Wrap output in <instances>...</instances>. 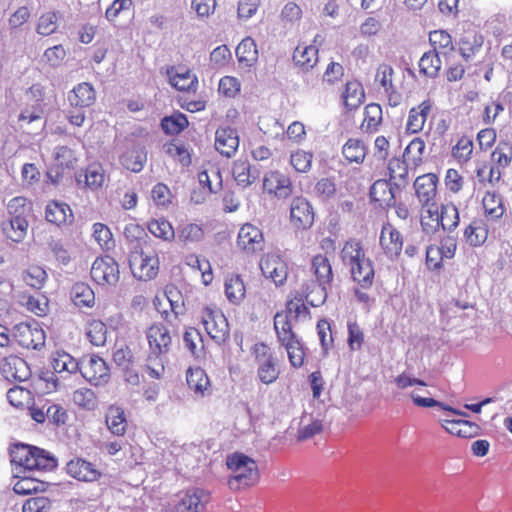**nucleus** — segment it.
<instances>
[{
  "mask_svg": "<svg viewBox=\"0 0 512 512\" xmlns=\"http://www.w3.org/2000/svg\"><path fill=\"white\" fill-rule=\"evenodd\" d=\"M341 260L348 267L351 278L363 289L370 288L374 280L372 261L365 256L361 243L355 239L345 242L341 252Z\"/></svg>",
  "mask_w": 512,
  "mask_h": 512,
  "instance_id": "obj_1",
  "label": "nucleus"
},
{
  "mask_svg": "<svg viewBox=\"0 0 512 512\" xmlns=\"http://www.w3.org/2000/svg\"><path fill=\"white\" fill-rule=\"evenodd\" d=\"M11 463L23 468V473L47 471L56 467L55 458L44 449L18 443L10 450Z\"/></svg>",
  "mask_w": 512,
  "mask_h": 512,
  "instance_id": "obj_2",
  "label": "nucleus"
},
{
  "mask_svg": "<svg viewBox=\"0 0 512 512\" xmlns=\"http://www.w3.org/2000/svg\"><path fill=\"white\" fill-rule=\"evenodd\" d=\"M227 468L231 471L228 486L238 491L255 485L260 478L256 461L251 457L235 452L226 459Z\"/></svg>",
  "mask_w": 512,
  "mask_h": 512,
  "instance_id": "obj_3",
  "label": "nucleus"
},
{
  "mask_svg": "<svg viewBox=\"0 0 512 512\" xmlns=\"http://www.w3.org/2000/svg\"><path fill=\"white\" fill-rule=\"evenodd\" d=\"M201 322L207 334L217 344L225 342L229 336V325L224 314L217 308L205 307L201 312Z\"/></svg>",
  "mask_w": 512,
  "mask_h": 512,
  "instance_id": "obj_4",
  "label": "nucleus"
},
{
  "mask_svg": "<svg viewBox=\"0 0 512 512\" xmlns=\"http://www.w3.org/2000/svg\"><path fill=\"white\" fill-rule=\"evenodd\" d=\"M210 501V493L201 488H191L180 492L173 505L174 512H205Z\"/></svg>",
  "mask_w": 512,
  "mask_h": 512,
  "instance_id": "obj_5",
  "label": "nucleus"
},
{
  "mask_svg": "<svg viewBox=\"0 0 512 512\" xmlns=\"http://www.w3.org/2000/svg\"><path fill=\"white\" fill-rule=\"evenodd\" d=\"M129 266L134 277L147 281L156 277L159 269V259L156 254L134 251L130 254Z\"/></svg>",
  "mask_w": 512,
  "mask_h": 512,
  "instance_id": "obj_6",
  "label": "nucleus"
},
{
  "mask_svg": "<svg viewBox=\"0 0 512 512\" xmlns=\"http://www.w3.org/2000/svg\"><path fill=\"white\" fill-rule=\"evenodd\" d=\"M146 337L151 351L149 362L153 359L157 360L170 351L172 336L163 324L156 323L151 325L146 332Z\"/></svg>",
  "mask_w": 512,
  "mask_h": 512,
  "instance_id": "obj_7",
  "label": "nucleus"
},
{
  "mask_svg": "<svg viewBox=\"0 0 512 512\" xmlns=\"http://www.w3.org/2000/svg\"><path fill=\"white\" fill-rule=\"evenodd\" d=\"M253 352L258 364V377L264 384H271L278 378L279 371L269 347L264 343L254 345Z\"/></svg>",
  "mask_w": 512,
  "mask_h": 512,
  "instance_id": "obj_8",
  "label": "nucleus"
},
{
  "mask_svg": "<svg viewBox=\"0 0 512 512\" xmlns=\"http://www.w3.org/2000/svg\"><path fill=\"white\" fill-rule=\"evenodd\" d=\"M90 274L99 285H115L119 281V265L108 255L98 257L92 264Z\"/></svg>",
  "mask_w": 512,
  "mask_h": 512,
  "instance_id": "obj_9",
  "label": "nucleus"
},
{
  "mask_svg": "<svg viewBox=\"0 0 512 512\" xmlns=\"http://www.w3.org/2000/svg\"><path fill=\"white\" fill-rule=\"evenodd\" d=\"M13 339L23 348L37 350L45 344V332L37 324L19 323L14 326Z\"/></svg>",
  "mask_w": 512,
  "mask_h": 512,
  "instance_id": "obj_10",
  "label": "nucleus"
},
{
  "mask_svg": "<svg viewBox=\"0 0 512 512\" xmlns=\"http://www.w3.org/2000/svg\"><path fill=\"white\" fill-rule=\"evenodd\" d=\"M259 265L264 277L270 279L276 286H282L286 282L288 267L278 254H266L261 258Z\"/></svg>",
  "mask_w": 512,
  "mask_h": 512,
  "instance_id": "obj_11",
  "label": "nucleus"
},
{
  "mask_svg": "<svg viewBox=\"0 0 512 512\" xmlns=\"http://www.w3.org/2000/svg\"><path fill=\"white\" fill-rule=\"evenodd\" d=\"M314 209L303 196H296L290 204V220L297 229H309L314 223Z\"/></svg>",
  "mask_w": 512,
  "mask_h": 512,
  "instance_id": "obj_12",
  "label": "nucleus"
},
{
  "mask_svg": "<svg viewBox=\"0 0 512 512\" xmlns=\"http://www.w3.org/2000/svg\"><path fill=\"white\" fill-rule=\"evenodd\" d=\"M81 375L93 385H103L109 381V367L99 356H91L87 362H81Z\"/></svg>",
  "mask_w": 512,
  "mask_h": 512,
  "instance_id": "obj_13",
  "label": "nucleus"
},
{
  "mask_svg": "<svg viewBox=\"0 0 512 512\" xmlns=\"http://www.w3.org/2000/svg\"><path fill=\"white\" fill-rule=\"evenodd\" d=\"M237 244L247 253L262 251L264 246L263 233L256 226L246 223L240 228Z\"/></svg>",
  "mask_w": 512,
  "mask_h": 512,
  "instance_id": "obj_14",
  "label": "nucleus"
},
{
  "mask_svg": "<svg viewBox=\"0 0 512 512\" xmlns=\"http://www.w3.org/2000/svg\"><path fill=\"white\" fill-rule=\"evenodd\" d=\"M239 147L238 133L229 126L219 127L215 132V148L223 156L232 157Z\"/></svg>",
  "mask_w": 512,
  "mask_h": 512,
  "instance_id": "obj_15",
  "label": "nucleus"
},
{
  "mask_svg": "<svg viewBox=\"0 0 512 512\" xmlns=\"http://www.w3.org/2000/svg\"><path fill=\"white\" fill-rule=\"evenodd\" d=\"M1 371L7 380L23 382L31 375L27 362L18 356L5 357L1 364Z\"/></svg>",
  "mask_w": 512,
  "mask_h": 512,
  "instance_id": "obj_16",
  "label": "nucleus"
},
{
  "mask_svg": "<svg viewBox=\"0 0 512 512\" xmlns=\"http://www.w3.org/2000/svg\"><path fill=\"white\" fill-rule=\"evenodd\" d=\"M399 191L394 182L379 179L371 186L370 197L372 201L378 202L381 207L388 208L395 206L396 193Z\"/></svg>",
  "mask_w": 512,
  "mask_h": 512,
  "instance_id": "obj_17",
  "label": "nucleus"
},
{
  "mask_svg": "<svg viewBox=\"0 0 512 512\" xmlns=\"http://www.w3.org/2000/svg\"><path fill=\"white\" fill-rule=\"evenodd\" d=\"M66 472L71 477L84 482L96 481L101 476V472L92 463L82 458L70 460L66 465Z\"/></svg>",
  "mask_w": 512,
  "mask_h": 512,
  "instance_id": "obj_18",
  "label": "nucleus"
},
{
  "mask_svg": "<svg viewBox=\"0 0 512 512\" xmlns=\"http://www.w3.org/2000/svg\"><path fill=\"white\" fill-rule=\"evenodd\" d=\"M380 245L388 257L394 258L399 256L403 246L401 233L389 223L383 225Z\"/></svg>",
  "mask_w": 512,
  "mask_h": 512,
  "instance_id": "obj_19",
  "label": "nucleus"
},
{
  "mask_svg": "<svg viewBox=\"0 0 512 512\" xmlns=\"http://www.w3.org/2000/svg\"><path fill=\"white\" fill-rule=\"evenodd\" d=\"M438 178L433 173L424 174L416 178L414 188L421 204H429L436 196Z\"/></svg>",
  "mask_w": 512,
  "mask_h": 512,
  "instance_id": "obj_20",
  "label": "nucleus"
},
{
  "mask_svg": "<svg viewBox=\"0 0 512 512\" xmlns=\"http://www.w3.org/2000/svg\"><path fill=\"white\" fill-rule=\"evenodd\" d=\"M68 101L71 106L86 108L96 101V92L92 84L88 82L79 83L68 93Z\"/></svg>",
  "mask_w": 512,
  "mask_h": 512,
  "instance_id": "obj_21",
  "label": "nucleus"
},
{
  "mask_svg": "<svg viewBox=\"0 0 512 512\" xmlns=\"http://www.w3.org/2000/svg\"><path fill=\"white\" fill-rule=\"evenodd\" d=\"M78 184L84 185L91 190H96L103 186L105 182V172L101 164L92 163L85 170L79 171L75 175Z\"/></svg>",
  "mask_w": 512,
  "mask_h": 512,
  "instance_id": "obj_22",
  "label": "nucleus"
},
{
  "mask_svg": "<svg viewBox=\"0 0 512 512\" xmlns=\"http://www.w3.org/2000/svg\"><path fill=\"white\" fill-rule=\"evenodd\" d=\"M51 365L56 373L71 375L80 372L81 363L65 351H56L51 356Z\"/></svg>",
  "mask_w": 512,
  "mask_h": 512,
  "instance_id": "obj_23",
  "label": "nucleus"
},
{
  "mask_svg": "<svg viewBox=\"0 0 512 512\" xmlns=\"http://www.w3.org/2000/svg\"><path fill=\"white\" fill-rule=\"evenodd\" d=\"M1 228L8 239L20 242L27 234L28 221L26 217H12L2 222Z\"/></svg>",
  "mask_w": 512,
  "mask_h": 512,
  "instance_id": "obj_24",
  "label": "nucleus"
},
{
  "mask_svg": "<svg viewBox=\"0 0 512 512\" xmlns=\"http://www.w3.org/2000/svg\"><path fill=\"white\" fill-rule=\"evenodd\" d=\"M432 105L430 101H423L419 106L413 107L409 111V116L406 124L407 131L411 133L420 132L426 122L427 116L430 113Z\"/></svg>",
  "mask_w": 512,
  "mask_h": 512,
  "instance_id": "obj_25",
  "label": "nucleus"
},
{
  "mask_svg": "<svg viewBox=\"0 0 512 512\" xmlns=\"http://www.w3.org/2000/svg\"><path fill=\"white\" fill-rule=\"evenodd\" d=\"M312 269L317 280V285L322 287L330 286L333 279V272L330 261L324 255H316L312 260Z\"/></svg>",
  "mask_w": 512,
  "mask_h": 512,
  "instance_id": "obj_26",
  "label": "nucleus"
},
{
  "mask_svg": "<svg viewBox=\"0 0 512 512\" xmlns=\"http://www.w3.org/2000/svg\"><path fill=\"white\" fill-rule=\"evenodd\" d=\"M48 485V482L35 478L31 473H24L14 484L13 490L16 494L28 495L43 492L47 489Z\"/></svg>",
  "mask_w": 512,
  "mask_h": 512,
  "instance_id": "obj_27",
  "label": "nucleus"
},
{
  "mask_svg": "<svg viewBox=\"0 0 512 512\" xmlns=\"http://www.w3.org/2000/svg\"><path fill=\"white\" fill-rule=\"evenodd\" d=\"M45 218L48 222L60 226L73 218L71 208L63 202L51 201L45 209Z\"/></svg>",
  "mask_w": 512,
  "mask_h": 512,
  "instance_id": "obj_28",
  "label": "nucleus"
},
{
  "mask_svg": "<svg viewBox=\"0 0 512 512\" xmlns=\"http://www.w3.org/2000/svg\"><path fill=\"white\" fill-rule=\"evenodd\" d=\"M233 177L242 187H248L259 177V170L248 162L238 160L232 169Z\"/></svg>",
  "mask_w": 512,
  "mask_h": 512,
  "instance_id": "obj_29",
  "label": "nucleus"
},
{
  "mask_svg": "<svg viewBox=\"0 0 512 512\" xmlns=\"http://www.w3.org/2000/svg\"><path fill=\"white\" fill-rule=\"evenodd\" d=\"M293 60L297 66L308 71L318 61V49L314 45H298L293 53Z\"/></svg>",
  "mask_w": 512,
  "mask_h": 512,
  "instance_id": "obj_30",
  "label": "nucleus"
},
{
  "mask_svg": "<svg viewBox=\"0 0 512 512\" xmlns=\"http://www.w3.org/2000/svg\"><path fill=\"white\" fill-rule=\"evenodd\" d=\"M407 160L393 157L388 163L390 181L394 180L397 190H402L407 184L408 164Z\"/></svg>",
  "mask_w": 512,
  "mask_h": 512,
  "instance_id": "obj_31",
  "label": "nucleus"
},
{
  "mask_svg": "<svg viewBox=\"0 0 512 512\" xmlns=\"http://www.w3.org/2000/svg\"><path fill=\"white\" fill-rule=\"evenodd\" d=\"M420 389H415L409 393V397L411 398L413 404L417 407L422 408H432L438 407L444 411L450 412L454 415L459 416H467V414L461 410L455 409L443 402H440L432 397H421L419 394Z\"/></svg>",
  "mask_w": 512,
  "mask_h": 512,
  "instance_id": "obj_32",
  "label": "nucleus"
},
{
  "mask_svg": "<svg viewBox=\"0 0 512 512\" xmlns=\"http://www.w3.org/2000/svg\"><path fill=\"white\" fill-rule=\"evenodd\" d=\"M147 160L146 153L143 149L138 147H133L125 151L120 157L121 164L132 172H140L144 163Z\"/></svg>",
  "mask_w": 512,
  "mask_h": 512,
  "instance_id": "obj_33",
  "label": "nucleus"
},
{
  "mask_svg": "<svg viewBox=\"0 0 512 512\" xmlns=\"http://www.w3.org/2000/svg\"><path fill=\"white\" fill-rule=\"evenodd\" d=\"M174 67L168 70L169 82L179 91H190L195 89L198 84L197 77L189 70L177 71L173 74Z\"/></svg>",
  "mask_w": 512,
  "mask_h": 512,
  "instance_id": "obj_34",
  "label": "nucleus"
},
{
  "mask_svg": "<svg viewBox=\"0 0 512 512\" xmlns=\"http://www.w3.org/2000/svg\"><path fill=\"white\" fill-rule=\"evenodd\" d=\"M71 298L78 307H92L95 294L89 285L83 282L75 283L71 290Z\"/></svg>",
  "mask_w": 512,
  "mask_h": 512,
  "instance_id": "obj_35",
  "label": "nucleus"
},
{
  "mask_svg": "<svg viewBox=\"0 0 512 512\" xmlns=\"http://www.w3.org/2000/svg\"><path fill=\"white\" fill-rule=\"evenodd\" d=\"M364 97V90L360 82L349 81L346 83L343 99L348 109H357L363 102Z\"/></svg>",
  "mask_w": 512,
  "mask_h": 512,
  "instance_id": "obj_36",
  "label": "nucleus"
},
{
  "mask_svg": "<svg viewBox=\"0 0 512 512\" xmlns=\"http://www.w3.org/2000/svg\"><path fill=\"white\" fill-rule=\"evenodd\" d=\"M189 125L185 114L176 112L170 116H165L161 120V128L167 135H177L186 129Z\"/></svg>",
  "mask_w": 512,
  "mask_h": 512,
  "instance_id": "obj_37",
  "label": "nucleus"
},
{
  "mask_svg": "<svg viewBox=\"0 0 512 512\" xmlns=\"http://www.w3.org/2000/svg\"><path fill=\"white\" fill-rule=\"evenodd\" d=\"M106 424L114 435H124L126 432V418L123 409L110 407L106 415Z\"/></svg>",
  "mask_w": 512,
  "mask_h": 512,
  "instance_id": "obj_38",
  "label": "nucleus"
},
{
  "mask_svg": "<svg viewBox=\"0 0 512 512\" xmlns=\"http://www.w3.org/2000/svg\"><path fill=\"white\" fill-rule=\"evenodd\" d=\"M236 56L240 63L251 66L257 61L258 51L255 41L251 37L244 38L236 48Z\"/></svg>",
  "mask_w": 512,
  "mask_h": 512,
  "instance_id": "obj_39",
  "label": "nucleus"
},
{
  "mask_svg": "<svg viewBox=\"0 0 512 512\" xmlns=\"http://www.w3.org/2000/svg\"><path fill=\"white\" fill-rule=\"evenodd\" d=\"M441 68V60L435 49L423 54L419 61L420 73L434 78L438 75Z\"/></svg>",
  "mask_w": 512,
  "mask_h": 512,
  "instance_id": "obj_40",
  "label": "nucleus"
},
{
  "mask_svg": "<svg viewBox=\"0 0 512 512\" xmlns=\"http://www.w3.org/2000/svg\"><path fill=\"white\" fill-rule=\"evenodd\" d=\"M225 295L233 304H238L244 298L245 285L239 275H232L226 278Z\"/></svg>",
  "mask_w": 512,
  "mask_h": 512,
  "instance_id": "obj_41",
  "label": "nucleus"
},
{
  "mask_svg": "<svg viewBox=\"0 0 512 512\" xmlns=\"http://www.w3.org/2000/svg\"><path fill=\"white\" fill-rule=\"evenodd\" d=\"M440 227L443 231L452 232L459 224V211L453 203L441 205Z\"/></svg>",
  "mask_w": 512,
  "mask_h": 512,
  "instance_id": "obj_42",
  "label": "nucleus"
},
{
  "mask_svg": "<svg viewBox=\"0 0 512 512\" xmlns=\"http://www.w3.org/2000/svg\"><path fill=\"white\" fill-rule=\"evenodd\" d=\"M382 122V108L379 104L370 103L365 107L362 129L367 132L377 131Z\"/></svg>",
  "mask_w": 512,
  "mask_h": 512,
  "instance_id": "obj_43",
  "label": "nucleus"
},
{
  "mask_svg": "<svg viewBox=\"0 0 512 512\" xmlns=\"http://www.w3.org/2000/svg\"><path fill=\"white\" fill-rule=\"evenodd\" d=\"M186 380L189 388L200 395H204V391L209 386V379L201 368H190L187 371Z\"/></svg>",
  "mask_w": 512,
  "mask_h": 512,
  "instance_id": "obj_44",
  "label": "nucleus"
},
{
  "mask_svg": "<svg viewBox=\"0 0 512 512\" xmlns=\"http://www.w3.org/2000/svg\"><path fill=\"white\" fill-rule=\"evenodd\" d=\"M342 153L349 162L362 163L366 156V146L359 139H349L343 146Z\"/></svg>",
  "mask_w": 512,
  "mask_h": 512,
  "instance_id": "obj_45",
  "label": "nucleus"
},
{
  "mask_svg": "<svg viewBox=\"0 0 512 512\" xmlns=\"http://www.w3.org/2000/svg\"><path fill=\"white\" fill-rule=\"evenodd\" d=\"M289 315L284 312H277L274 316V329L277 334L279 342L288 341L293 338L295 333L292 331Z\"/></svg>",
  "mask_w": 512,
  "mask_h": 512,
  "instance_id": "obj_46",
  "label": "nucleus"
},
{
  "mask_svg": "<svg viewBox=\"0 0 512 512\" xmlns=\"http://www.w3.org/2000/svg\"><path fill=\"white\" fill-rule=\"evenodd\" d=\"M280 343L285 347L291 365L295 368L301 367L304 363V351L297 336Z\"/></svg>",
  "mask_w": 512,
  "mask_h": 512,
  "instance_id": "obj_47",
  "label": "nucleus"
},
{
  "mask_svg": "<svg viewBox=\"0 0 512 512\" xmlns=\"http://www.w3.org/2000/svg\"><path fill=\"white\" fill-rule=\"evenodd\" d=\"M86 335L94 346H103L107 339V327L100 320H93L88 323Z\"/></svg>",
  "mask_w": 512,
  "mask_h": 512,
  "instance_id": "obj_48",
  "label": "nucleus"
},
{
  "mask_svg": "<svg viewBox=\"0 0 512 512\" xmlns=\"http://www.w3.org/2000/svg\"><path fill=\"white\" fill-rule=\"evenodd\" d=\"M464 237L471 246H479L485 242L487 230L480 221H474L466 227Z\"/></svg>",
  "mask_w": 512,
  "mask_h": 512,
  "instance_id": "obj_49",
  "label": "nucleus"
},
{
  "mask_svg": "<svg viewBox=\"0 0 512 512\" xmlns=\"http://www.w3.org/2000/svg\"><path fill=\"white\" fill-rule=\"evenodd\" d=\"M148 230L155 237L169 241L174 238V230L169 221L164 218L153 219L148 223Z\"/></svg>",
  "mask_w": 512,
  "mask_h": 512,
  "instance_id": "obj_50",
  "label": "nucleus"
},
{
  "mask_svg": "<svg viewBox=\"0 0 512 512\" xmlns=\"http://www.w3.org/2000/svg\"><path fill=\"white\" fill-rule=\"evenodd\" d=\"M47 279L46 271L37 265H32L23 274V281L30 287L41 289Z\"/></svg>",
  "mask_w": 512,
  "mask_h": 512,
  "instance_id": "obj_51",
  "label": "nucleus"
},
{
  "mask_svg": "<svg viewBox=\"0 0 512 512\" xmlns=\"http://www.w3.org/2000/svg\"><path fill=\"white\" fill-rule=\"evenodd\" d=\"M482 202L487 215H490L494 219H499L503 216L505 209L502 204L501 196L487 192Z\"/></svg>",
  "mask_w": 512,
  "mask_h": 512,
  "instance_id": "obj_52",
  "label": "nucleus"
},
{
  "mask_svg": "<svg viewBox=\"0 0 512 512\" xmlns=\"http://www.w3.org/2000/svg\"><path fill=\"white\" fill-rule=\"evenodd\" d=\"M424 150L425 142L421 138H414L405 148L403 158L414 165H418L422 162Z\"/></svg>",
  "mask_w": 512,
  "mask_h": 512,
  "instance_id": "obj_53",
  "label": "nucleus"
},
{
  "mask_svg": "<svg viewBox=\"0 0 512 512\" xmlns=\"http://www.w3.org/2000/svg\"><path fill=\"white\" fill-rule=\"evenodd\" d=\"M492 160L502 168L509 166L512 161V144L501 141L491 154Z\"/></svg>",
  "mask_w": 512,
  "mask_h": 512,
  "instance_id": "obj_54",
  "label": "nucleus"
},
{
  "mask_svg": "<svg viewBox=\"0 0 512 512\" xmlns=\"http://www.w3.org/2000/svg\"><path fill=\"white\" fill-rule=\"evenodd\" d=\"M272 180L275 183V196L286 199L293 193V186L290 178L278 171L273 172Z\"/></svg>",
  "mask_w": 512,
  "mask_h": 512,
  "instance_id": "obj_55",
  "label": "nucleus"
},
{
  "mask_svg": "<svg viewBox=\"0 0 512 512\" xmlns=\"http://www.w3.org/2000/svg\"><path fill=\"white\" fill-rule=\"evenodd\" d=\"M30 205L25 197L17 196L9 200L7 211L9 218L27 217L30 212Z\"/></svg>",
  "mask_w": 512,
  "mask_h": 512,
  "instance_id": "obj_56",
  "label": "nucleus"
},
{
  "mask_svg": "<svg viewBox=\"0 0 512 512\" xmlns=\"http://www.w3.org/2000/svg\"><path fill=\"white\" fill-rule=\"evenodd\" d=\"M57 14L55 12H47L39 18L37 24V33L43 36H48L57 30Z\"/></svg>",
  "mask_w": 512,
  "mask_h": 512,
  "instance_id": "obj_57",
  "label": "nucleus"
},
{
  "mask_svg": "<svg viewBox=\"0 0 512 512\" xmlns=\"http://www.w3.org/2000/svg\"><path fill=\"white\" fill-rule=\"evenodd\" d=\"M315 194L322 201L332 199L336 194V184L333 179L321 178L315 185Z\"/></svg>",
  "mask_w": 512,
  "mask_h": 512,
  "instance_id": "obj_58",
  "label": "nucleus"
},
{
  "mask_svg": "<svg viewBox=\"0 0 512 512\" xmlns=\"http://www.w3.org/2000/svg\"><path fill=\"white\" fill-rule=\"evenodd\" d=\"M73 402L84 409L92 410L96 407L95 393L91 389H78L73 393Z\"/></svg>",
  "mask_w": 512,
  "mask_h": 512,
  "instance_id": "obj_59",
  "label": "nucleus"
},
{
  "mask_svg": "<svg viewBox=\"0 0 512 512\" xmlns=\"http://www.w3.org/2000/svg\"><path fill=\"white\" fill-rule=\"evenodd\" d=\"M314 289L309 290L310 286L307 285L304 290L306 301L313 307H319L327 298V287H322L316 283H312Z\"/></svg>",
  "mask_w": 512,
  "mask_h": 512,
  "instance_id": "obj_60",
  "label": "nucleus"
},
{
  "mask_svg": "<svg viewBox=\"0 0 512 512\" xmlns=\"http://www.w3.org/2000/svg\"><path fill=\"white\" fill-rule=\"evenodd\" d=\"M204 232L201 226L191 223L184 225L179 231L178 237L184 243H193L202 240Z\"/></svg>",
  "mask_w": 512,
  "mask_h": 512,
  "instance_id": "obj_61",
  "label": "nucleus"
},
{
  "mask_svg": "<svg viewBox=\"0 0 512 512\" xmlns=\"http://www.w3.org/2000/svg\"><path fill=\"white\" fill-rule=\"evenodd\" d=\"M312 154L303 150H298L291 154L290 163L298 172H307L312 163Z\"/></svg>",
  "mask_w": 512,
  "mask_h": 512,
  "instance_id": "obj_62",
  "label": "nucleus"
},
{
  "mask_svg": "<svg viewBox=\"0 0 512 512\" xmlns=\"http://www.w3.org/2000/svg\"><path fill=\"white\" fill-rule=\"evenodd\" d=\"M93 237L101 247L106 249L114 243L110 229L102 223L93 224Z\"/></svg>",
  "mask_w": 512,
  "mask_h": 512,
  "instance_id": "obj_63",
  "label": "nucleus"
},
{
  "mask_svg": "<svg viewBox=\"0 0 512 512\" xmlns=\"http://www.w3.org/2000/svg\"><path fill=\"white\" fill-rule=\"evenodd\" d=\"M51 501L45 496H37L29 498L22 506V512H43L49 509Z\"/></svg>",
  "mask_w": 512,
  "mask_h": 512,
  "instance_id": "obj_64",
  "label": "nucleus"
}]
</instances>
